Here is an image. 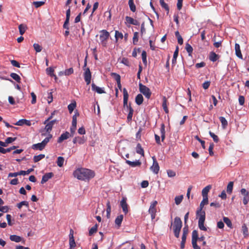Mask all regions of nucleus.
<instances>
[{"instance_id":"obj_21","label":"nucleus","mask_w":249,"mask_h":249,"mask_svg":"<svg viewBox=\"0 0 249 249\" xmlns=\"http://www.w3.org/2000/svg\"><path fill=\"white\" fill-rule=\"evenodd\" d=\"M212 186L210 185H209L204 188L202 191V196L203 197L206 198L208 197V194L211 189Z\"/></svg>"},{"instance_id":"obj_10","label":"nucleus","mask_w":249,"mask_h":249,"mask_svg":"<svg viewBox=\"0 0 249 249\" xmlns=\"http://www.w3.org/2000/svg\"><path fill=\"white\" fill-rule=\"evenodd\" d=\"M85 72L84 74V79L87 85H89L91 81V74L90 70L89 68L85 69Z\"/></svg>"},{"instance_id":"obj_47","label":"nucleus","mask_w":249,"mask_h":249,"mask_svg":"<svg viewBox=\"0 0 249 249\" xmlns=\"http://www.w3.org/2000/svg\"><path fill=\"white\" fill-rule=\"evenodd\" d=\"M123 37H124L123 35L121 32H120L118 31H115V37L116 42H117L119 38H120L121 39H123Z\"/></svg>"},{"instance_id":"obj_54","label":"nucleus","mask_w":249,"mask_h":249,"mask_svg":"<svg viewBox=\"0 0 249 249\" xmlns=\"http://www.w3.org/2000/svg\"><path fill=\"white\" fill-rule=\"evenodd\" d=\"M33 4L37 8L45 4V1H34Z\"/></svg>"},{"instance_id":"obj_50","label":"nucleus","mask_w":249,"mask_h":249,"mask_svg":"<svg viewBox=\"0 0 249 249\" xmlns=\"http://www.w3.org/2000/svg\"><path fill=\"white\" fill-rule=\"evenodd\" d=\"M25 206L26 207H29V203L28 201H21L20 202V203H18L17 204V207L20 209L22 207V206Z\"/></svg>"},{"instance_id":"obj_38","label":"nucleus","mask_w":249,"mask_h":249,"mask_svg":"<svg viewBox=\"0 0 249 249\" xmlns=\"http://www.w3.org/2000/svg\"><path fill=\"white\" fill-rule=\"evenodd\" d=\"M53 136L51 134H49L48 137L45 138L44 140L41 142L43 145L45 147L47 144L49 142L50 140L52 138Z\"/></svg>"},{"instance_id":"obj_55","label":"nucleus","mask_w":249,"mask_h":249,"mask_svg":"<svg viewBox=\"0 0 249 249\" xmlns=\"http://www.w3.org/2000/svg\"><path fill=\"white\" fill-rule=\"evenodd\" d=\"M209 134L211 136L212 138H213V140L215 142H218L219 141V138L218 136L216 135H215L211 131L209 132Z\"/></svg>"},{"instance_id":"obj_34","label":"nucleus","mask_w":249,"mask_h":249,"mask_svg":"<svg viewBox=\"0 0 249 249\" xmlns=\"http://www.w3.org/2000/svg\"><path fill=\"white\" fill-rule=\"evenodd\" d=\"M233 186V182L230 181L229 182L227 187V192L228 194H231L232 191Z\"/></svg>"},{"instance_id":"obj_12","label":"nucleus","mask_w":249,"mask_h":249,"mask_svg":"<svg viewBox=\"0 0 249 249\" xmlns=\"http://www.w3.org/2000/svg\"><path fill=\"white\" fill-rule=\"evenodd\" d=\"M70 137H71V134L69 132L66 131L60 135V136L58 138L57 142L58 143H60L64 140H66L69 139Z\"/></svg>"},{"instance_id":"obj_6","label":"nucleus","mask_w":249,"mask_h":249,"mask_svg":"<svg viewBox=\"0 0 249 249\" xmlns=\"http://www.w3.org/2000/svg\"><path fill=\"white\" fill-rule=\"evenodd\" d=\"M140 91L142 93L146 98L149 99L151 95V92L150 89L146 86L140 83L139 84Z\"/></svg>"},{"instance_id":"obj_1","label":"nucleus","mask_w":249,"mask_h":249,"mask_svg":"<svg viewBox=\"0 0 249 249\" xmlns=\"http://www.w3.org/2000/svg\"><path fill=\"white\" fill-rule=\"evenodd\" d=\"M73 175L79 180L89 181L94 177L95 173L91 170L81 168L75 170L73 173Z\"/></svg>"},{"instance_id":"obj_46","label":"nucleus","mask_w":249,"mask_h":249,"mask_svg":"<svg viewBox=\"0 0 249 249\" xmlns=\"http://www.w3.org/2000/svg\"><path fill=\"white\" fill-rule=\"evenodd\" d=\"M110 75L114 79L116 82L121 81V76L119 74L115 72H112L111 73Z\"/></svg>"},{"instance_id":"obj_4","label":"nucleus","mask_w":249,"mask_h":249,"mask_svg":"<svg viewBox=\"0 0 249 249\" xmlns=\"http://www.w3.org/2000/svg\"><path fill=\"white\" fill-rule=\"evenodd\" d=\"M182 226V223L181 219L179 217H176L174 218L173 229L175 236L178 238L179 236V233Z\"/></svg>"},{"instance_id":"obj_33","label":"nucleus","mask_w":249,"mask_h":249,"mask_svg":"<svg viewBox=\"0 0 249 249\" xmlns=\"http://www.w3.org/2000/svg\"><path fill=\"white\" fill-rule=\"evenodd\" d=\"M219 119L221 122L223 128H225L228 125V122L226 119L222 116L219 117Z\"/></svg>"},{"instance_id":"obj_45","label":"nucleus","mask_w":249,"mask_h":249,"mask_svg":"<svg viewBox=\"0 0 249 249\" xmlns=\"http://www.w3.org/2000/svg\"><path fill=\"white\" fill-rule=\"evenodd\" d=\"M76 106V104L75 101L68 105V108L70 113H72L74 109L75 108Z\"/></svg>"},{"instance_id":"obj_49","label":"nucleus","mask_w":249,"mask_h":249,"mask_svg":"<svg viewBox=\"0 0 249 249\" xmlns=\"http://www.w3.org/2000/svg\"><path fill=\"white\" fill-rule=\"evenodd\" d=\"M183 198V196L180 195L179 196H176L175 198V203L176 205H179L182 202Z\"/></svg>"},{"instance_id":"obj_20","label":"nucleus","mask_w":249,"mask_h":249,"mask_svg":"<svg viewBox=\"0 0 249 249\" xmlns=\"http://www.w3.org/2000/svg\"><path fill=\"white\" fill-rule=\"evenodd\" d=\"M235 50L236 56L240 59H243V56L240 50V47L239 44L238 43H235Z\"/></svg>"},{"instance_id":"obj_14","label":"nucleus","mask_w":249,"mask_h":249,"mask_svg":"<svg viewBox=\"0 0 249 249\" xmlns=\"http://www.w3.org/2000/svg\"><path fill=\"white\" fill-rule=\"evenodd\" d=\"M158 202L156 200L153 201L150 204L148 212L150 214H156L157 209L156 206Z\"/></svg>"},{"instance_id":"obj_43","label":"nucleus","mask_w":249,"mask_h":249,"mask_svg":"<svg viewBox=\"0 0 249 249\" xmlns=\"http://www.w3.org/2000/svg\"><path fill=\"white\" fill-rule=\"evenodd\" d=\"M44 157V154H39L37 156H35L34 157L33 160L35 162H37L40 161L41 160L43 159Z\"/></svg>"},{"instance_id":"obj_18","label":"nucleus","mask_w":249,"mask_h":249,"mask_svg":"<svg viewBox=\"0 0 249 249\" xmlns=\"http://www.w3.org/2000/svg\"><path fill=\"white\" fill-rule=\"evenodd\" d=\"M125 162L130 166L135 167L137 166H140L142 163L139 160H136L134 161H131L129 160H126Z\"/></svg>"},{"instance_id":"obj_26","label":"nucleus","mask_w":249,"mask_h":249,"mask_svg":"<svg viewBox=\"0 0 249 249\" xmlns=\"http://www.w3.org/2000/svg\"><path fill=\"white\" fill-rule=\"evenodd\" d=\"M123 218H124V216H123V215H122V214H121V215L118 216L116 218V219L115 220V224L118 227H120L121 226L122 221L123 220Z\"/></svg>"},{"instance_id":"obj_32","label":"nucleus","mask_w":249,"mask_h":249,"mask_svg":"<svg viewBox=\"0 0 249 249\" xmlns=\"http://www.w3.org/2000/svg\"><path fill=\"white\" fill-rule=\"evenodd\" d=\"M128 5L130 10L133 12H135L136 11V6L134 3V0H128Z\"/></svg>"},{"instance_id":"obj_57","label":"nucleus","mask_w":249,"mask_h":249,"mask_svg":"<svg viewBox=\"0 0 249 249\" xmlns=\"http://www.w3.org/2000/svg\"><path fill=\"white\" fill-rule=\"evenodd\" d=\"M33 171H34L33 168H30V169H28L27 171H23V170L20 171V174L21 175L24 176L25 175L29 174L31 172H33Z\"/></svg>"},{"instance_id":"obj_53","label":"nucleus","mask_w":249,"mask_h":249,"mask_svg":"<svg viewBox=\"0 0 249 249\" xmlns=\"http://www.w3.org/2000/svg\"><path fill=\"white\" fill-rule=\"evenodd\" d=\"M33 47L36 53L40 52L42 49V47L38 43H34Z\"/></svg>"},{"instance_id":"obj_31","label":"nucleus","mask_w":249,"mask_h":249,"mask_svg":"<svg viewBox=\"0 0 249 249\" xmlns=\"http://www.w3.org/2000/svg\"><path fill=\"white\" fill-rule=\"evenodd\" d=\"M46 73L48 75H50L51 77H54L55 78H56V76L54 74V70L52 67H49L46 69Z\"/></svg>"},{"instance_id":"obj_39","label":"nucleus","mask_w":249,"mask_h":249,"mask_svg":"<svg viewBox=\"0 0 249 249\" xmlns=\"http://www.w3.org/2000/svg\"><path fill=\"white\" fill-rule=\"evenodd\" d=\"M111 209V208L110 202L107 201V216L108 218L110 216Z\"/></svg>"},{"instance_id":"obj_5","label":"nucleus","mask_w":249,"mask_h":249,"mask_svg":"<svg viewBox=\"0 0 249 249\" xmlns=\"http://www.w3.org/2000/svg\"><path fill=\"white\" fill-rule=\"evenodd\" d=\"M110 36V34L106 30H102L100 31L99 39L100 44L103 47H106L107 40Z\"/></svg>"},{"instance_id":"obj_17","label":"nucleus","mask_w":249,"mask_h":249,"mask_svg":"<svg viewBox=\"0 0 249 249\" xmlns=\"http://www.w3.org/2000/svg\"><path fill=\"white\" fill-rule=\"evenodd\" d=\"M91 89L92 90L95 91L99 94L105 93L103 89L97 86L94 83H92L91 84Z\"/></svg>"},{"instance_id":"obj_23","label":"nucleus","mask_w":249,"mask_h":249,"mask_svg":"<svg viewBox=\"0 0 249 249\" xmlns=\"http://www.w3.org/2000/svg\"><path fill=\"white\" fill-rule=\"evenodd\" d=\"M45 148V146L42 143V142L34 144L32 145V148L34 150H42Z\"/></svg>"},{"instance_id":"obj_56","label":"nucleus","mask_w":249,"mask_h":249,"mask_svg":"<svg viewBox=\"0 0 249 249\" xmlns=\"http://www.w3.org/2000/svg\"><path fill=\"white\" fill-rule=\"evenodd\" d=\"M242 229L244 236H246L248 235V229L245 224L242 225Z\"/></svg>"},{"instance_id":"obj_35","label":"nucleus","mask_w":249,"mask_h":249,"mask_svg":"<svg viewBox=\"0 0 249 249\" xmlns=\"http://www.w3.org/2000/svg\"><path fill=\"white\" fill-rule=\"evenodd\" d=\"M53 89H51L50 91L48 92L47 93V100L48 104H50L53 101Z\"/></svg>"},{"instance_id":"obj_59","label":"nucleus","mask_w":249,"mask_h":249,"mask_svg":"<svg viewBox=\"0 0 249 249\" xmlns=\"http://www.w3.org/2000/svg\"><path fill=\"white\" fill-rule=\"evenodd\" d=\"M73 73V69L72 68H70L68 69H66L64 71L65 75H70V74Z\"/></svg>"},{"instance_id":"obj_48","label":"nucleus","mask_w":249,"mask_h":249,"mask_svg":"<svg viewBox=\"0 0 249 249\" xmlns=\"http://www.w3.org/2000/svg\"><path fill=\"white\" fill-rule=\"evenodd\" d=\"M139 40V33L135 32L133 37V43L134 45L137 44Z\"/></svg>"},{"instance_id":"obj_3","label":"nucleus","mask_w":249,"mask_h":249,"mask_svg":"<svg viewBox=\"0 0 249 249\" xmlns=\"http://www.w3.org/2000/svg\"><path fill=\"white\" fill-rule=\"evenodd\" d=\"M128 93L125 88L123 89V103L124 108L126 107L128 110V114L127 117V120L128 122L132 121L133 115L134 110L131 106L130 104L128 105Z\"/></svg>"},{"instance_id":"obj_24","label":"nucleus","mask_w":249,"mask_h":249,"mask_svg":"<svg viewBox=\"0 0 249 249\" xmlns=\"http://www.w3.org/2000/svg\"><path fill=\"white\" fill-rule=\"evenodd\" d=\"M72 142H73V143H78L80 144H82L85 142V140L84 139V137H75L73 139Z\"/></svg>"},{"instance_id":"obj_22","label":"nucleus","mask_w":249,"mask_h":249,"mask_svg":"<svg viewBox=\"0 0 249 249\" xmlns=\"http://www.w3.org/2000/svg\"><path fill=\"white\" fill-rule=\"evenodd\" d=\"M167 100L165 96H163L162 98V108L165 111V112L167 114L169 113V110L167 107Z\"/></svg>"},{"instance_id":"obj_44","label":"nucleus","mask_w":249,"mask_h":249,"mask_svg":"<svg viewBox=\"0 0 249 249\" xmlns=\"http://www.w3.org/2000/svg\"><path fill=\"white\" fill-rule=\"evenodd\" d=\"M223 221L227 225V226L230 228H232V223L231 220L227 217H223Z\"/></svg>"},{"instance_id":"obj_7","label":"nucleus","mask_w":249,"mask_h":249,"mask_svg":"<svg viewBox=\"0 0 249 249\" xmlns=\"http://www.w3.org/2000/svg\"><path fill=\"white\" fill-rule=\"evenodd\" d=\"M197 240L198 232L196 230H194L192 235V243L194 249H200V248L197 244Z\"/></svg>"},{"instance_id":"obj_29","label":"nucleus","mask_w":249,"mask_h":249,"mask_svg":"<svg viewBox=\"0 0 249 249\" xmlns=\"http://www.w3.org/2000/svg\"><path fill=\"white\" fill-rule=\"evenodd\" d=\"M160 3L162 8L166 10L168 14L169 12V7L168 4L165 2L164 0H160Z\"/></svg>"},{"instance_id":"obj_62","label":"nucleus","mask_w":249,"mask_h":249,"mask_svg":"<svg viewBox=\"0 0 249 249\" xmlns=\"http://www.w3.org/2000/svg\"><path fill=\"white\" fill-rule=\"evenodd\" d=\"M167 175L169 177H174L176 176V173L173 170H168L167 171Z\"/></svg>"},{"instance_id":"obj_2","label":"nucleus","mask_w":249,"mask_h":249,"mask_svg":"<svg viewBox=\"0 0 249 249\" xmlns=\"http://www.w3.org/2000/svg\"><path fill=\"white\" fill-rule=\"evenodd\" d=\"M208 203V197L203 198L202 201L201 202L199 205V209L196 212L197 215H198V225L200 230L206 231L207 230V228L204 226V222L205 220V212L203 211V208L204 206Z\"/></svg>"},{"instance_id":"obj_63","label":"nucleus","mask_w":249,"mask_h":249,"mask_svg":"<svg viewBox=\"0 0 249 249\" xmlns=\"http://www.w3.org/2000/svg\"><path fill=\"white\" fill-rule=\"evenodd\" d=\"M213 147H214V144L213 143H210L208 150H209V154L211 156H213Z\"/></svg>"},{"instance_id":"obj_61","label":"nucleus","mask_w":249,"mask_h":249,"mask_svg":"<svg viewBox=\"0 0 249 249\" xmlns=\"http://www.w3.org/2000/svg\"><path fill=\"white\" fill-rule=\"evenodd\" d=\"M17 139L16 137L15 138H12V137H8L5 140H6V143H7V145L9 143H12V142L16 141Z\"/></svg>"},{"instance_id":"obj_37","label":"nucleus","mask_w":249,"mask_h":249,"mask_svg":"<svg viewBox=\"0 0 249 249\" xmlns=\"http://www.w3.org/2000/svg\"><path fill=\"white\" fill-rule=\"evenodd\" d=\"M10 76L16 81L18 83H20L21 78L20 76L16 73H11Z\"/></svg>"},{"instance_id":"obj_30","label":"nucleus","mask_w":249,"mask_h":249,"mask_svg":"<svg viewBox=\"0 0 249 249\" xmlns=\"http://www.w3.org/2000/svg\"><path fill=\"white\" fill-rule=\"evenodd\" d=\"M27 29V26L26 25H24L23 24H20L19 26H18V29H19V34L22 36L23 35L26 29Z\"/></svg>"},{"instance_id":"obj_16","label":"nucleus","mask_w":249,"mask_h":249,"mask_svg":"<svg viewBox=\"0 0 249 249\" xmlns=\"http://www.w3.org/2000/svg\"><path fill=\"white\" fill-rule=\"evenodd\" d=\"M24 124L27 126H30L31 125V123L29 120L23 119L18 120L17 122L14 124L15 125L19 126H21Z\"/></svg>"},{"instance_id":"obj_11","label":"nucleus","mask_w":249,"mask_h":249,"mask_svg":"<svg viewBox=\"0 0 249 249\" xmlns=\"http://www.w3.org/2000/svg\"><path fill=\"white\" fill-rule=\"evenodd\" d=\"M58 122V121L56 119L48 122L47 124H45L46 126L45 127L46 132L50 133L54 124H57Z\"/></svg>"},{"instance_id":"obj_13","label":"nucleus","mask_w":249,"mask_h":249,"mask_svg":"<svg viewBox=\"0 0 249 249\" xmlns=\"http://www.w3.org/2000/svg\"><path fill=\"white\" fill-rule=\"evenodd\" d=\"M120 205L123 209V212L125 214H126L128 212V205L126 203V198L123 197L122 198V199L121 200V202H120Z\"/></svg>"},{"instance_id":"obj_9","label":"nucleus","mask_w":249,"mask_h":249,"mask_svg":"<svg viewBox=\"0 0 249 249\" xmlns=\"http://www.w3.org/2000/svg\"><path fill=\"white\" fill-rule=\"evenodd\" d=\"M240 193L244 196L243 203L246 205L249 202V192L246 189L242 188L240 190Z\"/></svg>"},{"instance_id":"obj_28","label":"nucleus","mask_w":249,"mask_h":249,"mask_svg":"<svg viewBox=\"0 0 249 249\" xmlns=\"http://www.w3.org/2000/svg\"><path fill=\"white\" fill-rule=\"evenodd\" d=\"M136 152L138 154L141 155L142 156H144V152L143 148H142L140 143H138L136 146Z\"/></svg>"},{"instance_id":"obj_40","label":"nucleus","mask_w":249,"mask_h":249,"mask_svg":"<svg viewBox=\"0 0 249 249\" xmlns=\"http://www.w3.org/2000/svg\"><path fill=\"white\" fill-rule=\"evenodd\" d=\"M64 162V159L63 157H58L57 158L56 163L59 167H62L63 166Z\"/></svg>"},{"instance_id":"obj_64","label":"nucleus","mask_w":249,"mask_h":249,"mask_svg":"<svg viewBox=\"0 0 249 249\" xmlns=\"http://www.w3.org/2000/svg\"><path fill=\"white\" fill-rule=\"evenodd\" d=\"M11 64L16 67L19 68L20 67V64L16 60H12L10 61Z\"/></svg>"},{"instance_id":"obj_25","label":"nucleus","mask_w":249,"mask_h":249,"mask_svg":"<svg viewBox=\"0 0 249 249\" xmlns=\"http://www.w3.org/2000/svg\"><path fill=\"white\" fill-rule=\"evenodd\" d=\"M143 101V98L141 94H138L135 98V102L138 105L142 104Z\"/></svg>"},{"instance_id":"obj_60","label":"nucleus","mask_w":249,"mask_h":249,"mask_svg":"<svg viewBox=\"0 0 249 249\" xmlns=\"http://www.w3.org/2000/svg\"><path fill=\"white\" fill-rule=\"evenodd\" d=\"M195 139L197 140L198 142H199V143H201L202 148L203 149H205V141L201 140L198 136H196Z\"/></svg>"},{"instance_id":"obj_36","label":"nucleus","mask_w":249,"mask_h":249,"mask_svg":"<svg viewBox=\"0 0 249 249\" xmlns=\"http://www.w3.org/2000/svg\"><path fill=\"white\" fill-rule=\"evenodd\" d=\"M185 49L188 53L189 55L191 56L193 51V47L189 43H187L185 45Z\"/></svg>"},{"instance_id":"obj_8","label":"nucleus","mask_w":249,"mask_h":249,"mask_svg":"<svg viewBox=\"0 0 249 249\" xmlns=\"http://www.w3.org/2000/svg\"><path fill=\"white\" fill-rule=\"evenodd\" d=\"M153 164L150 167V170L155 174H157L160 170V166L155 156L152 157Z\"/></svg>"},{"instance_id":"obj_41","label":"nucleus","mask_w":249,"mask_h":249,"mask_svg":"<svg viewBox=\"0 0 249 249\" xmlns=\"http://www.w3.org/2000/svg\"><path fill=\"white\" fill-rule=\"evenodd\" d=\"M187 235L186 234H182V237H181V241L180 243V248L181 249H183L185 247V244L186 242V237Z\"/></svg>"},{"instance_id":"obj_51","label":"nucleus","mask_w":249,"mask_h":249,"mask_svg":"<svg viewBox=\"0 0 249 249\" xmlns=\"http://www.w3.org/2000/svg\"><path fill=\"white\" fill-rule=\"evenodd\" d=\"M147 54L146 52L145 51H143L142 53V58L143 64L146 66L147 65V59H146Z\"/></svg>"},{"instance_id":"obj_15","label":"nucleus","mask_w":249,"mask_h":249,"mask_svg":"<svg viewBox=\"0 0 249 249\" xmlns=\"http://www.w3.org/2000/svg\"><path fill=\"white\" fill-rule=\"evenodd\" d=\"M53 173L52 172L46 173L42 177L41 183L44 184V183L46 182L49 179L51 178L53 176Z\"/></svg>"},{"instance_id":"obj_19","label":"nucleus","mask_w":249,"mask_h":249,"mask_svg":"<svg viewBox=\"0 0 249 249\" xmlns=\"http://www.w3.org/2000/svg\"><path fill=\"white\" fill-rule=\"evenodd\" d=\"M220 56L215 53L211 52L210 53L209 58L210 61L214 62L218 60Z\"/></svg>"},{"instance_id":"obj_42","label":"nucleus","mask_w":249,"mask_h":249,"mask_svg":"<svg viewBox=\"0 0 249 249\" xmlns=\"http://www.w3.org/2000/svg\"><path fill=\"white\" fill-rule=\"evenodd\" d=\"M71 15V9L70 7L66 11V18L64 24H68L69 23L70 18Z\"/></svg>"},{"instance_id":"obj_27","label":"nucleus","mask_w":249,"mask_h":249,"mask_svg":"<svg viewBox=\"0 0 249 249\" xmlns=\"http://www.w3.org/2000/svg\"><path fill=\"white\" fill-rule=\"evenodd\" d=\"M10 239L12 241H14L15 242L18 243L21 241L22 238L20 236L17 235H11L10 236Z\"/></svg>"},{"instance_id":"obj_58","label":"nucleus","mask_w":249,"mask_h":249,"mask_svg":"<svg viewBox=\"0 0 249 249\" xmlns=\"http://www.w3.org/2000/svg\"><path fill=\"white\" fill-rule=\"evenodd\" d=\"M9 210V208L8 206H0V212L2 213H7Z\"/></svg>"},{"instance_id":"obj_52","label":"nucleus","mask_w":249,"mask_h":249,"mask_svg":"<svg viewBox=\"0 0 249 249\" xmlns=\"http://www.w3.org/2000/svg\"><path fill=\"white\" fill-rule=\"evenodd\" d=\"M97 231V225L96 224L94 226H93L89 230V235L91 236L93 233L96 232Z\"/></svg>"}]
</instances>
